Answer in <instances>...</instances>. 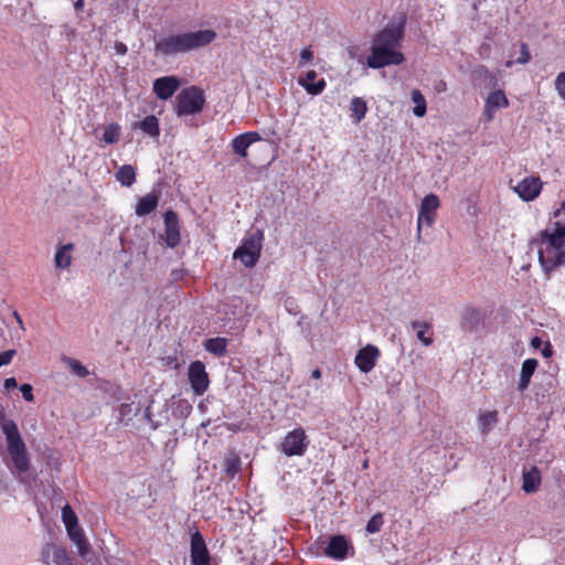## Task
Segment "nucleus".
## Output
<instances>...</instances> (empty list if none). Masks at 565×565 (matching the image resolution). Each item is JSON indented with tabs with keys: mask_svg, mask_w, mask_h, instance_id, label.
<instances>
[{
	"mask_svg": "<svg viewBox=\"0 0 565 565\" xmlns=\"http://www.w3.org/2000/svg\"><path fill=\"white\" fill-rule=\"evenodd\" d=\"M14 317H15V320L19 322V324L22 327V320H21L20 316L18 315V312H14Z\"/></svg>",
	"mask_w": 565,
	"mask_h": 565,
	"instance_id": "obj_56",
	"label": "nucleus"
},
{
	"mask_svg": "<svg viewBox=\"0 0 565 565\" xmlns=\"http://www.w3.org/2000/svg\"><path fill=\"white\" fill-rule=\"evenodd\" d=\"M189 381L196 395H202L209 387V376L205 366L201 361H194L190 364L188 371Z\"/></svg>",
	"mask_w": 565,
	"mask_h": 565,
	"instance_id": "obj_9",
	"label": "nucleus"
},
{
	"mask_svg": "<svg viewBox=\"0 0 565 565\" xmlns=\"http://www.w3.org/2000/svg\"><path fill=\"white\" fill-rule=\"evenodd\" d=\"M350 110L352 116L354 117V121L360 122L366 114V103L360 97H354L351 99Z\"/></svg>",
	"mask_w": 565,
	"mask_h": 565,
	"instance_id": "obj_29",
	"label": "nucleus"
},
{
	"mask_svg": "<svg viewBox=\"0 0 565 565\" xmlns=\"http://www.w3.org/2000/svg\"><path fill=\"white\" fill-rule=\"evenodd\" d=\"M67 534L70 539L74 542V544H79L82 541L86 540L82 529L77 525L66 527Z\"/></svg>",
	"mask_w": 565,
	"mask_h": 565,
	"instance_id": "obj_37",
	"label": "nucleus"
},
{
	"mask_svg": "<svg viewBox=\"0 0 565 565\" xmlns=\"http://www.w3.org/2000/svg\"><path fill=\"white\" fill-rule=\"evenodd\" d=\"M74 7L76 10H79L83 8V0H77L75 3H74Z\"/></svg>",
	"mask_w": 565,
	"mask_h": 565,
	"instance_id": "obj_55",
	"label": "nucleus"
},
{
	"mask_svg": "<svg viewBox=\"0 0 565 565\" xmlns=\"http://www.w3.org/2000/svg\"><path fill=\"white\" fill-rule=\"evenodd\" d=\"M135 127H139L145 134L153 138L160 135L159 122L153 115L147 116L142 121L136 124Z\"/></svg>",
	"mask_w": 565,
	"mask_h": 565,
	"instance_id": "obj_26",
	"label": "nucleus"
},
{
	"mask_svg": "<svg viewBox=\"0 0 565 565\" xmlns=\"http://www.w3.org/2000/svg\"><path fill=\"white\" fill-rule=\"evenodd\" d=\"M306 435L302 429L290 431L281 444V450L287 456H299L306 450Z\"/></svg>",
	"mask_w": 565,
	"mask_h": 565,
	"instance_id": "obj_11",
	"label": "nucleus"
},
{
	"mask_svg": "<svg viewBox=\"0 0 565 565\" xmlns=\"http://www.w3.org/2000/svg\"><path fill=\"white\" fill-rule=\"evenodd\" d=\"M498 412H482L478 415V425L482 434H488L498 423Z\"/></svg>",
	"mask_w": 565,
	"mask_h": 565,
	"instance_id": "obj_25",
	"label": "nucleus"
},
{
	"mask_svg": "<svg viewBox=\"0 0 565 565\" xmlns=\"http://www.w3.org/2000/svg\"><path fill=\"white\" fill-rule=\"evenodd\" d=\"M555 89L561 96L562 99L565 100V72H561L555 78Z\"/></svg>",
	"mask_w": 565,
	"mask_h": 565,
	"instance_id": "obj_39",
	"label": "nucleus"
},
{
	"mask_svg": "<svg viewBox=\"0 0 565 565\" xmlns=\"http://www.w3.org/2000/svg\"><path fill=\"white\" fill-rule=\"evenodd\" d=\"M537 360L527 359L522 363L518 390L523 392L527 388L531 377L537 367Z\"/></svg>",
	"mask_w": 565,
	"mask_h": 565,
	"instance_id": "obj_21",
	"label": "nucleus"
},
{
	"mask_svg": "<svg viewBox=\"0 0 565 565\" xmlns=\"http://www.w3.org/2000/svg\"><path fill=\"white\" fill-rule=\"evenodd\" d=\"M439 205V199L434 193L426 195L422 200L417 217V242L422 239V227L424 225L430 227L434 224Z\"/></svg>",
	"mask_w": 565,
	"mask_h": 565,
	"instance_id": "obj_8",
	"label": "nucleus"
},
{
	"mask_svg": "<svg viewBox=\"0 0 565 565\" xmlns=\"http://www.w3.org/2000/svg\"><path fill=\"white\" fill-rule=\"evenodd\" d=\"M204 102V94L200 88L195 86L184 88L177 96V115L186 116L199 113L203 108Z\"/></svg>",
	"mask_w": 565,
	"mask_h": 565,
	"instance_id": "obj_6",
	"label": "nucleus"
},
{
	"mask_svg": "<svg viewBox=\"0 0 565 565\" xmlns=\"http://www.w3.org/2000/svg\"><path fill=\"white\" fill-rule=\"evenodd\" d=\"M191 564L210 565V555L203 536L195 532L191 536Z\"/></svg>",
	"mask_w": 565,
	"mask_h": 565,
	"instance_id": "obj_12",
	"label": "nucleus"
},
{
	"mask_svg": "<svg viewBox=\"0 0 565 565\" xmlns=\"http://www.w3.org/2000/svg\"><path fill=\"white\" fill-rule=\"evenodd\" d=\"M317 78V72L311 70L308 71L305 76H299L298 84L302 86L308 94L319 95L326 88V81L323 78L315 82Z\"/></svg>",
	"mask_w": 565,
	"mask_h": 565,
	"instance_id": "obj_18",
	"label": "nucleus"
},
{
	"mask_svg": "<svg viewBox=\"0 0 565 565\" xmlns=\"http://www.w3.org/2000/svg\"><path fill=\"white\" fill-rule=\"evenodd\" d=\"M215 38L216 33L213 30L172 34L156 41L154 50L157 55L171 56L203 47Z\"/></svg>",
	"mask_w": 565,
	"mask_h": 565,
	"instance_id": "obj_2",
	"label": "nucleus"
},
{
	"mask_svg": "<svg viewBox=\"0 0 565 565\" xmlns=\"http://www.w3.org/2000/svg\"><path fill=\"white\" fill-rule=\"evenodd\" d=\"M15 354V350H8L0 353V366L9 364Z\"/></svg>",
	"mask_w": 565,
	"mask_h": 565,
	"instance_id": "obj_41",
	"label": "nucleus"
},
{
	"mask_svg": "<svg viewBox=\"0 0 565 565\" xmlns=\"http://www.w3.org/2000/svg\"><path fill=\"white\" fill-rule=\"evenodd\" d=\"M425 330L426 329H420L417 331V339L424 344V345H430L433 343V338L431 337H426L425 335Z\"/></svg>",
	"mask_w": 565,
	"mask_h": 565,
	"instance_id": "obj_45",
	"label": "nucleus"
},
{
	"mask_svg": "<svg viewBox=\"0 0 565 565\" xmlns=\"http://www.w3.org/2000/svg\"><path fill=\"white\" fill-rule=\"evenodd\" d=\"M405 24L406 17L403 13L394 15L385 28L375 35L373 43L397 49L404 36Z\"/></svg>",
	"mask_w": 565,
	"mask_h": 565,
	"instance_id": "obj_4",
	"label": "nucleus"
},
{
	"mask_svg": "<svg viewBox=\"0 0 565 565\" xmlns=\"http://www.w3.org/2000/svg\"><path fill=\"white\" fill-rule=\"evenodd\" d=\"M562 212L565 213V201L562 203L561 207L554 212V217H558L562 214Z\"/></svg>",
	"mask_w": 565,
	"mask_h": 565,
	"instance_id": "obj_52",
	"label": "nucleus"
},
{
	"mask_svg": "<svg viewBox=\"0 0 565 565\" xmlns=\"http://www.w3.org/2000/svg\"><path fill=\"white\" fill-rule=\"evenodd\" d=\"M74 249V245L72 243L65 244L61 246L54 257V263L57 268L65 269L72 263V250Z\"/></svg>",
	"mask_w": 565,
	"mask_h": 565,
	"instance_id": "obj_23",
	"label": "nucleus"
},
{
	"mask_svg": "<svg viewBox=\"0 0 565 565\" xmlns=\"http://www.w3.org/2000/svg\"><path fill=\"white\" fill-rule=\"evenodd\" d=\"M20 391L22 393V396L25 401L32 402L34 399L33 396V387L30 384H22L20 386Z\"/></svg>",
	"mask_w": 565,
	"mask_h": 565,
	"instance_id": "obj_40",
	"label": "nucleus"
},
{
	"mask_svg": "<svg viewBox=\"0 0 565 565\" xmlns=\"http://www.w3.org/2000/svg\"><path fill=\"white\" fill-rule=\"evenodd\" d=\"M67 534L70 539L74 542V544H79L82 541L86 540L82 529L77 525L66 527Z\"/></svg>",
	"mask_w": 565,
	"mask_h": 565,
	"instance_id": "obj_36",
	"label": "nucleus"
},
{
	"mask_svg": "<svg viewBox=\"0 0 565 565\" xmlns=\"http://www.w3.org/2000/svg\"><path fill=\"white\" fill-rule=\"evenodd\" d=\"M239 467H241L239 457L236 454L231 452L225 458V461H224V470H225L226 475L230 477H234L239 471Z\"/></svg>",
	"mask_w": 565,
	"mask_h": 565,
	"instance_id": "obj_30",
	"label": "nucleus"
},
{
	"mask_svg": "<svg viewBox=\"0 0 565 565\" xmlns=\"http://www.w3.org/2000/svg\"><path fill=\"white\" fill-rule=\"evenodd\" d=\"M78 553L82 557H87L90 553V545L87 540L82 541L79 544H76Z\"/></svg>",
	"mask_w": 565,
	"mask_h": 565,
	"instance_id": "obj_42",
	"label": "nucleus"
},
{
	"mask_svg": "<svg viewBox=\"0 0 565 565\" xmlns=\"http://www.w3.org/2000/svg\"><path fill=\"white\" fill-rule=\"evenodd\" d=\"M542 182L540 178L527 177L524 178L514 186V191L523 201L534 200L541 192Z\"/></svg>",
	"mask_w": 565,
	"mask_h": 565,
	"instance_id": "obj_14",
	"label": "nucleus"
},
{
	"mask_svg": "<svg viewBox=\"0 0 565 565\" xmlns=\"http://www.w3.org/2000/svg\"><path fill=\"white\" fill-rule=\"evenodd\" d=\"M204 348L216 356H223L226 352V340L224 338L207 339L204 342Z\"/></svg>",
	"mask_w": 565,
	"mask_h": 565,
	"instance_id": "obj_28",
	"label": "nucleus"
},
{
	"mask_svg": "<svg viewBox=\"0 0 565 565\" xmlns=\"http://www.w3.org/2000/svg\"><path fill=\"white\" fill-rule=\"evenodd\" d=\"M164 220V242L166 244L174 248L181 242L180 236V224L175 212L169 210L163 215Z\"/></svg>",
	"mask_w": 565,
	"mask_h": 565,
	"instance_id": "obj_10",
	"label": "nucleus"
},
{
	"mask_svg": "<svg viewBox=\"0 0 565 565\" xmlns=\"http://www.w3.org/2000/svg\"><path fill=\"white\" fill-rule=\"evenodd\" d=\"M412 100L415 104L413 113L417 117H423L426 114V102L423 94L418 89L412 92Z\"/></svg>",
	"mask_w": 565,
	"mask_h": 565,
	"instance_id": "obj_31",
	"label": "nucleus"
},
{
	"mask_svg": "<svg viewBox=\"0 0 565 565\" xmlns=\"http://www.w3.org/2000/svg\"><path fill=\"white\" fill-rule=\"evenodd\" d=\"M159 198L157 194L149 193L142 196L136 206V214L138 216H145L150 214L158 206Z\"/></svg>",
	"mask_w": 565,
	"mask_h": 565,
	"instance_id": "obj_22",
	"label": "nucleus"
},
{
	"mask_svg": "<svg viewBox=\"0 0 565 565\" xmlns=\"http://www.w3.org/2000/svg\"><path fill=\"white\" fill-rule=\"evenodd\" d=\"M114 47L117 54L125 55L127 53V46L122 42H116Z\"/></svg>",
	"mask_w": 565,
	"mask_h": 565,
	"instance_id": "obj_48",
	"label": "nucleus"
},
{
	"mask_svg": "<svg viewBox=\"0 0 565 565\" xmlns=\"http://www.w3.org/2000/svg\"><path fill=\"white\" fill-rule=\"evenodd\" d=\"M349 548H353L344 535L338 534L331 536L324 554L334 559H344Z\"/></svg>",
	"mask_w": 565,
	"mask_h": 565,
	"instance_id": "obj_15",
	"label": "nucleus"
},
{
	"mask_svg": "<svg viewBox=\"0 0 565 565\" xmlns=\"http://www.w3.org/2000/svg\"><path fill=\"white\" fill-rule=\"evenodd\" d=\"M542 355L544 358H551L553 355V349L550 342H546L544 348L542 349Z\"/></svg>",
	"mask_w": 565,
	"mask_h": 565,
	"instance_id": "obj_49",
	"label": "nucleus"
},
{
	"mask_svg": "<svg viewBox=\"0 0 565 565\" xmlns=\"http://www.w3.org/2000/svg\"><path fill=\"white\" fill-rule=\"evenodd\" d=\"M179 87V81L173 76L157 78L153 83V92L160 99H168L173 96Z\"/></svg>",
	"mask_w": 565,
	"mask_h": 565,
	"instance_id": "obj_16",
	"label": "nucleus"
},
{
	"mask_svg": "<svg viewBox=\"0 0 565 565\" xmlns=\"http://www.w3.org/2000/svg\"><path fill=\"white\" fill-rule=\"evenodd\" d=\"M542 340L539 338V337H534L532 340H531V345L535 349H539L542 344Z\"/></svg>",
	"mask_w": 565,
	"mask_h": 565,
	"instance_id": "obj_50",
	"label": "nucleus"
},
{
	"mask_svg": "<svg viewBox=\"0 0 565 565\" xmlns=\"http://www.w3.org/2000/svg\"><path fill=\"white\" fill-rule=\"evenodd\" d=\"M62 520L65 524V527L74 526L78 523L75 512L68 504L62 509Z\"/></svg>",
	"mask_w": 565,
	"mask_h": 565,
	"instance_id": "obj_35",
	"label": "nucleus"
},
{
	"mask_svg": "<svg viewBox=\"0 0 565 565\" xmlns=\"http://www.w3.org/2000/svg\"><path fill=\"white\" fill-rule=\"evenodd\" d=\"M2 431L6 435L8 454L12 462V466L9 467L11 472L17 471L19 475L26 472L30 468V459L15 423L11 419H4Z\"/></svg>",
	"mask_w": 565,
	"mask_h": 565,
	"instance_id": "obj_3",
	"label": "nucleus"
},
{
	"mask_svg": "<svg viewBox=\"0 0 565 565\" xmlns=\"http://www.w3.org/2000/svg\"><path fill=\"white\" fill-rule=\"evenodd\" d=\"M115 179L122 185V186H131L136 181V170L130 164H124L121 166L115 173Z\"/></svg>",
	"mask_w": 565,
	"mask_h": 565,
	"instance_id": "obj_24",
	"label": "nucleus"
},
{
	"mask_svg": "<svg viewBox=\"0 0 565 565\" xmlns=\"http://www.w3.org/2000/svg\"><path fill=\"white\" fill-rule=\"evenodd\" d=\"M172 276L177 279L179 277V273L178 271H172Z\"/></svg>",
	"mask_w": 565,
	"mask_h": 565,
	"instance_id": "obj_57",
	"label": "nucleus"
},
{
	"mask_svg": "<svg viewBox=\"0 0 565 565\" xmlns=\"http://www.w3.org/2000/svg\"><path fill=\"white\" fill-rule=\"evenodd\" d=\"M541 471L537 467H532L530 470H523L522 473V490L525 493H534L541 486Z\"/></svg>",
	"mask_w": 565,
	"mask_h": 565,
	"instance_id": "obj_19",
	"label": "nucleus"
},
{
	"mask_svg": "<svg viewBox=\"0 0 565 565\" xmlns=\"http://www.w3.org/2000/svg\"><path fill=\"white\" fill-rule=\"evenodd\" d=\"M139 406H134V403H124L119 407L120 420H130L139 413Z\"/></svg>",
	"mask_w": 565,
	"mask_h": 565,
	"instance_id": "obj_34",
	"label": "nucleus"
},
{
	"mask_svg": "<svg viewBox=\"0 0 565 565\" xmlns=\"http://www.w3.org/2000/svg\"><path fill=\"white\" fill-rule=\"evenodd\" d=\"M486 105H488L489 111L498 108H504L509 105V102L505 94L502 90L498 89L489 94L486 100Z\"/></svg>",
	"mask_w": 565,
	"mask_h": 565,
	"instance_id": "obj_27",
	"label": "nucleus"
},
{
	"mask_svg": "<svg viewBox=\"0 0 565 565\" xmlns=\"http://www.w3.org/2000/svg\"><path fill=\"white\" fill-rule=\"evenodd\" d=\"M68 365L71 366L72 371L81 376V377H85L88 375V371L87 369L78 361L76 360H73V359H70L68 360Z\"/></svg>",
	"mask_w": 565,
	"mask_h": 565,
	"instance_id": "obj_38",
	"label": "nucleus"
},
{
	"mask_svg": "<svg viewBox=\"0 0 565 565\" xmlns=\"http://www.w3.org/2000/svg\"><path fill=\"white\" fill-rule=\"evenodd\" d=\"M260 140H262V137L258 132H256V131L245 132V134L236 136L232 140V148L236 154H238L243 158H246L248 147L252 143L260 141Z\"/></svg>",
	"mask_w": 565,
	"mask_h": 565,
	"instance_id": "obj_17",
	"label": "nucleus"
},
{
	"mask_svg": "<svg viewBox=\"0 0 565 565\" xmlns=\"http://www.w3.org/2000/svg\"><path fill=\"white\" fill-rule=\"evenodd\" d=\"M264 233L257 230L245 238L242 245L234 252L233 257L239 259L246 267H254L260 256Z\"/></svg>",
	"mask_w": 565,
	"mask_h": 565,
	"instance_id": "obj_5",
	"label": "nucleus"
},
{
	"mask_svg": "<svg viewBox=\"0 0 565 565\" xmlns=\"http://www.w3.org/2000/svg\"><path fill=\"white\" fill-rule=\"evenodd\" d=\"M43 558L47 562L52 558L55 565H73L71 558L67 556L65 548L54 544H47L43 550Z\"/></svg>",
	"mask_w": 565,
	"mask_h": 565,
	"instance_id": "obj_20",
	"label": "nucleus"
},
{
	"mask_svg": "<svg viewBox=\"0 0 565 565\" xmlns=\"http://www.w3.org/2000/svg\"><path fill=\"white\" fill-rule=\"evenodd\" d=\"M411 326L414 330H417V331L420 329H429L430 328V324H428L427 322H420V321H412Z\"/></svg>",
	"mask_w": 565,
	"mask_h": 565,
	"instance_id": "obj_46",
	"label": "nucleus"
},
{
	"mask_svg": "<svg viewBox=\"0 0 565 565\" xmlns=\"http://www.w3.org/2000/svg\"><path fill=\"white\" fill-rule=\"evenodd\" d=\"M384 524V516L381 512L374 514L367 522L365 531L369 534H374L381 531Z\"/></svg>",
	"mask_w": 565,
	"mask_h": 565,
	"instance_id": "obj_33",
	"label": "nucleus"
},
{
	"mask_svg": "<svg viewBox=\"0 0 565 565\" xmlns=\"http://www.w3.org/2000/svg\"><path fill=\"white\" fill-rule=\"evenodd\" d=\"M120 126L118 124H110L105 128L103 139L106 143L113 145L119 140Z\"/></svg>",
	"mask_w": 565,
	"mask_h": 565,
	"instance_id": "obj_32",
	"label": "nucleus"
},
{
	"mask_svg": "<svg viewBox=\"0 0 565 565\" xmlns=\"http://www.w3.org/2000/svg\"><path fill=\"white\" fill-rule=\"evenodd\" d=\"M404 60V55L396 49L373 43L366 63L371 68H381L388 65H399Z\"/></svg>",
	"mask_w": 565,
	"mask_h": 565,
	"instance_id": "obj_7",
	"label": "nucleus"
},
{
	"mask_svg": "<svg viewBox=\"0 0 565 565\" xmlns=\"http://www.w3.org/2000/svg\"><path fill=\"white\" fill-rule=\"evenodd\" d=\"M530 61V53H529V50H527V46L526 44H522L521 45V55L520 57L518 58V63L520 64H525Z\"/></svg>",
	"mask_w": 565,
	"mask_h": 565,
	"instance_id": "obj_43",
	"label": "nucleus"
},
{
	"mask_svg": "<svg viewBox=\"0 0 565 565\" xmlns=\"http://www.w3.org/2000/svg\"><path fill=\"white\" fill-rule=\"evenodd\" d=\"M379 356V349L372 344H367L358 351L354 361L361 372L369 373L375 366Z\"/></svg>",
	"mask_w": 565,
	"mask_h": 565,
	"instance_id": "obj_13",
	"label": "nucleus"
},
{
	"mask_svg": "<svg viewBox=\"0 0 565 565\" xmlns=\"http://www.w3.org/2000/svg\"><path fill=\"white\" fill-rule=\"evenodd\" d=\"M533 247H537L539 263L550 278L551 273L565 266V225L559 222L554 223V230L542 231L531 241Z\"/></svg>",
	"mask_w": 565,
	"mask_h": 565,
	"instance_id": "obj_1",
	"label": "nucleus"
},
{
	"mask_svg": "<svg viewBox=\"0 0 565 565\" xmlns=\"http://www.w3.org/2000/svg\"><path fill=\"white\" fill-rule=\"evenodd\" d=\"M466 316H471V317L478 318L479 317V312H478V310L470 308V309L466 310Z\"/></svg>",
	"mask_w": 565,
	"mask_h": 565,
	"instance_id": "obj_51",
	"label": "nucleus"
},
{
	"mask_svg": "<svg viewBox=\"0 0 565 565\" xmlns=\"http://www.w3.org/2000/svg\"><path fill=\"white\" fill-rule=\"evenodd\" d=\"M3 386L6 390L15 388L18 386L17 380L14 377L6 379Z\"/></svg>",
	"mask_w": 565,
	"mask_h": 565,
	"instance_id": "obj_47",
	"label": "nucleus"
},
{
	"mask_svg": "<svg viewBox=\"0 0 565 565\" xmlns=\"http://www.w3.org/2000/svg\"><path fill=\"white\" fill-rule=\"evenodd\" d=\"M313 58V52L310 49H303L300 53V64L301 66L303 63L310 62Z\"/></svg>",
	"mask_w": 565,
	"mask_h": 565,
	"instance_id": "obj_44",
	"label": "nucleus"
},
{
	"mask_svg": "<svg viewBox=\"0 0 565 565\" xmlns=\"http://www.w3.org/2000/svg\"><path fill=\"white\" fill-rule=\"evenodd\" d=\"M312 377L320 379L321 377V371L319 369H316L312 371Z\"/></svg>",
	"mask_w": 565,
	"mask_h": 565,
	"instance_id": "obj_54",
	"label": "nucleus"
},
{
	"mask_svg": "<svg viewBox=\"0 0 565 565\" xmlns=\"http://www.w3.org/2000/svg\"><path fill=\"white\" fill-rule=\"evenodd\" d=\"M484 115L487 116L488 120H492V118H493V110H489L488 111V105H486V107H484Z\"/></svg>",
	"mask_w": 565,
	"mask_h": 565,
	"instance_id": "obj_53",
	"label": "nucleus"
}]
</instances>
